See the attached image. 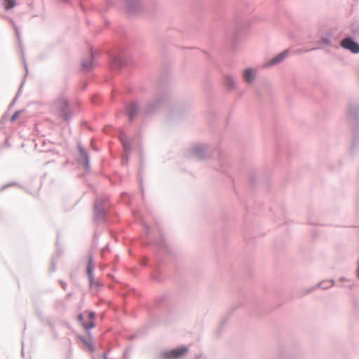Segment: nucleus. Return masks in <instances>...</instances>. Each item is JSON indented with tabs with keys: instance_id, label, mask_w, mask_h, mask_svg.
<instances>
[{
	"instance_id": "obj_1",
	"label": "nucleus",
	"mask_w": 359,
	"mask_h": 359,
	"mask_svg": "<svg viewBox=\"0 0 359 359\" xmlns=\"http://www.w3.org/2000/svg\"><path fill=\"white\" fill-rule=\"evenodd\" d=\"M53 112L58 118L67 121L69 118L71 113L68 108V103L65 99L60 98L53 103Z\"/></svg>"
},
{
	"instance_id": "obj_2",
	"label": "nucleus",
	"mask_w": 359,
	"mask_h": 359,
	"mask_svg": "<svg viewBox=\"0 0 359 359\" xmlns=\"http://www.w3.org/2000/svg\"><path fill=\"white\" fill-rule=\"evenodd\" d=\"M188 352V348L180 347L165 352L163 354L165 359H179Z\"/></svg>"
},
{
	"instance_id": "obj_3",
	"label": "nucleus",
	"mask_w": 359,
	"mask_h": 359,
	"mask_svg": "<svg viewBox=\"0 0 359 359\" xmlns=\"http://www.w3.org/2000/svg\"><path fill=\"white\" fill-rule=\"evenodd\" d=\"M343 48L351 50L353 53H359V45L354 42L351 38H346L341 42Z\"/></svg>"
},
{
	"instance_id": "obj_4",
	"label": "nucleus",
	"mask_w": 359,
	"mask_h": 359,
	"mask_svg": "<svg viewBox=\"0 0 359 359\" xmlns=\"http://www.w3.org/2000/svg\"><path fill=\"white\" fill-rule=\"evenodd\" d=\"M88 318L89 319V322L86 323L83 322V314H80L78 316L79 321H80L82 323L83 327L86 330L91 329V328L94 327L95 324H94L93 321L95 319V313L93 312H89L88 313Z\"/></svg>"
},
{
	"instance_id": "obj_5",
	"label": "nucleus",
	"mask_w": 359,
	"mask_h": 359,
	"mask_svg": "<svg viewBox=\"0 0 359 359\" xmlns=\"http://www.w3.org/2000/svg\"><path fill=\"white\" fill-rule=\"evenodd\" d=\"M288 50H285L283 53L278 54L277 56L273 57L269 62L270 65H273L281 62L284 58L288 55Z\"/></svg>"
},
{
	"instance_id": "obj_6",
	"label": "nucleus",
	"mask_w": 359,
	"mask_h": 359,
	"mask_svg": "<svg viewBox=\"0 0 359 359\" xmlns=\"http://www.w3.org/2000/svg\"><path fill=\"white\" fill-rule=\"evenodd\" d=\"M243 76L247 82H251L255 78V72L252 69H247L244 71Z\"/></svg>"
},
{
	"instance_id": "obj_7",
	"label": "nucleus",
	"mask_w": 359,
	"mask_h": 359,
	"mask_svg": "<svg viewBox=\"0 0 359 359\" xmlns=\"http://www.w3.org/2000/svg\"><path fill=\"white\" fill-rule=\"evenodd\" d=\"M137 111V105L135 104H130V106L128 109V116H129L130 119H133V118L134 117V116L136 114Z\"/></svg>"
},
{
	"instance_id": "obj_8",
	"label": "nucleus",
	"mask_w": 359,
	"mask_h": 359,
	"mask_svg": "<svg viewBox=\"0 0 359 359\" xmlns=\"http://www.w3.org/2000/svg\"><path fill=\"white\" fill-rule=\"evenodd\" d=\"M80 339L83 342L86 348L90 352H93V345L91 344V342L88 340H86V339H84L81 337H80Z\"/></svg>"
},
{
	"instance_id": "obj_9",
	"label": "nucleus",
	"mask_w": 359,
	"mask_h": 359,
	"mask_svg": "<svg viewBox=\"0 0 359 359\" xmlns=\"http://www.w3.org/2000/svg\"><path fill=\"white\" fill-rule=\"evenodd\" d=\"M5 1L6 2V9H11L14 7V6H15L14 0H5Z\"/></svg>"
},
{
	"instance_id": "obj_10",
	"label": "nucleus",
	"mask_w": 359,
	"mask_h": 359,
	"mask_svg": "<svg viewBox=\"0 0 359 359\" xmlns=\"http://www.w3.org/2000/svg\"><path fill=\"white\" fill-rule=\"evenodd\" d=\"M80 153H81V155L83 156V158L84 159H86V161L88 162V156H87L86 152L83 149L80 148Z\"/></svg>"
},
{
	"instance_id": "obj_11",
	"label": "nucleus",
	"mask_w": 359,
	"mask_h": 359,
	"mask_svg": "<svg viewBox=\"0 0 359 359\" xmlns=\"http://www.w3.org/2000/svg\"><path fill=\"white\" fill-rule=\"evenodd\" d=\"M20 114V111H16V112L13 114V116H12V118H11V121H14L15 120H16V119L18 118V116H19Z\"/></svg>"
},
{
	"instance_id": "obj_12",
	"label": "nucleus",
	"mask_w": 359,
	"mask_h": 359,
	"mask_svg": "<svg viewBox=\"0 0 359 359\" xmlns=\"http://www.w3.org/2000/svg\"><path fill=\"white\" fill-rule=\"evenodd\" d=\"M121 142H122L124 147L126 149L128 147V144H126V142H124L122 137H121Z\"/></svg>"
},
{
	"instance_id": "obj_13",
	"label": "nucleus",
	"mask_w": 359,
	"mask_h": 359,
	"mask_svg": "<svg viewBox=\"0 0 359 359\" xmlns=\"http://www.w3.org/2000/svg\"><path fill=\"white\" fill-rule=\"evenodd\" d=\"M358 277H359V266H358Z\"/></svg>"
}]
</instances>
